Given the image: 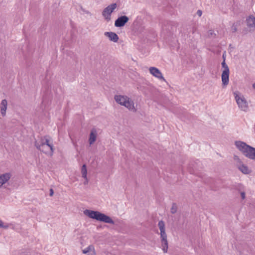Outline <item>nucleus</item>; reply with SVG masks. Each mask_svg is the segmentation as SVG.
<instances>
[{
	"mask_svg": "<svg viewBox=\"0 0 255 255\" xmlns=\"http://www.w3.org/2000/svg\"><path fill=\"white\" fill-rule=\"evenodd\" d=\"M117 5L116 3H112L106 7L103 11L102 15L108 20L111 19V14L116 8Z\"/></svg>",
	"mask_w": 255,
	"mask_h": 255,
	"instance_id": "6",
	"label": "nucleus"
},
{
	"mask_svg": "<svg viewBox=\"0 0 255 255\" xmlns=\"http://www.w3.org/2000/svg\"><path fill=\"white\" fill-rule=\"evenodd\" d=\"M197 14L199 16H201L202 15V12L201 10H197Z\"/></svg>",
	"mask_w": 255,
	"mask_h": 255,
	"instance_id": "26",
	"label": "nucleus"
},
{
	"mask_svg": "<svg viewBox=\"0 0 255 255\" xmlns=\"http://www.w3.org/2000/svg\"><path fill=\"white\" fill-rule=\"evenodd\" d=\"M53 194H54V191H53V190L52 189H50V194H49V195L50 196H52L53 195Z\"/></svg>",
	"mask_w": 255,
	"mask_h": 255,
	"instance_id": "27",
	"label": "nucleus"
},
{
	"mask_svg": "<svg viewBox=\"0 0 255 255\" xmlns=\"http://www.w3.org/2000/svg\"><path fill=\"white\" fill-rule=\"evenodd\" d=\"M241 197H242V199L243 200L245 199V198H246V193L245 192H241Z\"/></svg>",
	"mask_w": 255,
	"mask_h": 255,
	"instance_id": "25",
	"label": "nucleus"
},
{
	"mask_svg": "<svg viewBox=\"0 0 255 255\" xmlns=\"http://www.w3.org/2000/svg\"><path fill=\"white\" fill-rule=\"evenodd\" d=\"M246 22L247 26L249 27H255V17L253 15L249 16L246 19Z\"/></svg>",
	"mask_w": 255,
	"mask_h": 255,
	"instance_id": "17",
	"label": "nucleus"
},
{
	"mask_svg": "<svg viewBox=\"0 0 255 255\" xmlns=\"http://www.w3.org/2000/svg\"><path fill=\"white\" fill-rule=\"evenodd\" d=\"M238 169L244 174H249L250 170L247 166L244 164H240L238 165Z\"/></svg>",
	"mask_w": 255,
	"mask_h": 255,
	"instance_id": "18",
	"label": "nucleus"
},
{
	"mask_svg": "<svg viewBox=\"0 0 255 255\" xmlns=\"http://www.w3.org/2000/svg\"><path fill=\"white\" fill-rule=\"evenodd\" d=\"M81 173L82 177L84 178H86L87 171L86 168V166L85 164L83 165L81 168Z\"/></svg>",
	"mask_w": 255,
	"mask_h": 255,
	"instance_id": "19",
	"label": "nucleus"
},
{
	"mask_svg": "<svg viewBox=\"0 0 255 255\" xmlns=\"http://www.w3.org/2000/svg\"><path fill=\"white\" fill-rule=\"evenodd\" d=\"M7 107V101L5 99H3L1 101L0 103V112L2 117H4L6 115V112Z\"/></svg>",
	"mask_w": 255,
	"mask_h": 255,
	"instance_id": "12",
	"label": "nucleus"
},
{
	"mask_svg": "<svg viewBox=\"0 0 255 255\" xmlns=\"http://www.w3.org/2000/svg\"><path fill=\"white\" fill-rule=\"evenodd\" d=\"M84 214L89 218L97 221L112 224L115 223L114 221L109 216L99 211L86 209L84 211Z\"/></svg>",
	"mask_w": 255,
	"mask_h": 255,
	"instance_id": "3",
	"label": "nucleus"
},
{
	"mask_svg": "<svg viewBox=\"0 0 255 255\" xmlns=\"http://www.w3.org/2000/svg\"><path fill=\"white\" fill-rule=\"evenodd\" d=\"M129 18L126 15L121 16L118 17L115 22V26L117 27H120L124 26L128 22Z\"/></svg>",
	"mask_w": 255,
	"mask_h": 255,
	"instance_id": "9",
	"label": "nucleus"
},
{
	"mask_svg": "<svg viewBox=\"0 0 255 255\" xmlns=\"http://www.w3.org/2000/svg\"><path fill=\"white\" fill-rule=\"evenodd\" d=\"M222 66L224 68V70L223 71H230L228 65L226 64L225 59L222 63Z\"/></svg>",
	"mask_w": 255,
	"mask_h": 255,
	"instance_id": "21",
	"label": "nucleus"
},
{
	"mask_svg": "<svg viewBox=\"0 0 255 255\" xmlns=\"http://www.w3.org/2000/svg\"><path fill=\"white\" fill-rule=\"evenodd\" d=\"M234 95L239 108L244 112H247L249 110V106L245 97L238 91L234 92Z\"/></svg>",
	"mask_w": 255,
	"mask_h": 255,
	"instance_id": "5",
	"label": "nucleus"
},
{
	"mask_svg": "<svg viewBox=\"0 0 255 255\" xmlns=\"http://www.w3.org/2000/svg\"><path fill=\"white\" fill-rule=\"evenodd\" d=\"M177 210V207L175 203L172 204V207L171 208V212L172 214H175Z\"/></svg>",
	"mask_w": 255,
	"mask_h": 255,
	"instance_id": "20",
	"label": "nucleus"
},
{
	"mask_svg": "<svg viewBox=\"0 0 255 255\" xmlns=\"http://www.w3.org/2000/svg\"><path fill=\"white\" fill-rule=\"evenodd\" d=\"M97 132L96 129H95V128L92 129L90 134L89 138V142L90 145H92L95 142V141H96V138H97Z\"/></svg>",
	"mask_w": 255,
	"mask_h": 255,
	"instance_id": "14",
	"label": "nucleus"
},
{
	"mask_svg": "<svg viewBox=\"0 0 255 255\" xmlns=\"http://www.w3.org/2000/svg\"><path fill=\"white\" fill-rule=\"evenodd\" d=\"M149 71L150 73L155 77L164 82L166 81L162 75V74L158 68L154 67H150L149 68Z\"/></svg>",
	"mask_w": 255,
	"mask_h": 255,
	"instance_id": "7",
	"label": "nucleus"
},
{
	"mask_svg": "<svg viewBox=\"0 0 255 255\" xmlns=\"http://www.w3.org/2000/svg\"><path fill=\"white\" fill-rule=\"evenodd\" d=\"M160 231V238L161 240L162 250L164 253H167L168 249L167 235L165 233V224L163 221H160L158 224Z\"/></svg>",
	"mask_w": 255,
	"mask_h": 255,
	"instance_id": "4",
	"label": "nucleus"
},
{
	"mask_svg": "<svg viewBox=\"0 0 255 255\" xmlns=\"http://www.w3.org/2000/svg\"><path fill=\"white\" fill-rule=\"evenodd\" d=\"M82 253L84 254H87V255H96L95 248L93 245H90L83 250Z\"/></svg>",
	"mask_w": 255,
	"mask_h": 255,
	"instance_id": "15",
	"label": "nucleus"
},
{
	"mask_svg": "<svg viewBox=\"0 0 255 255\" xmlns=\"http://www.w3.org/2000/svg\"><path fill=\"white\" fill-rule=\"evenodd\" d=\"M8 225H3V223L1 220H0V228L7 229L8 228Z\"/></svg>",
	"mask_w": 255,
	"mask_h": 255,
	"instance_id": "23",
	"label": "nucleus"
},
{
	"mask_svg": "<svg viewBox=\"0 0 255 255\" xmlns=\"http://www.w3.org/2000/svg\"><path fill=\"white\" fill-rule=\"evenodd\" d=\"M85 181H84V185H86L87 183H88V179H87V177L86 176V178H85Z\"/></svg>",
	"mask_w": 255,
	"mask_h": 255,
	"instance_id": "28",
	"label": "nucleus"
},
{
	"mask_svg": "<svg viewBox=\"0 0 255 255\" xmlns=\"http://www.w3.org/2000/svg\"><path fill=\"white\" fill-rule=\"evenodd\" d=\"M104 35L109 37L111 41L115 42H118L119 40V36L116 33L113 32H105Z\"/></svg>",
	"mask_w": 255,
	"mask_h": 255,
	"instance_id": "13",
	"label": "nucleus"
},
{
	"mask_svg": "<svg viewBox=\"0 0 255 255\" xmlns=\"http://www.w3.org/2000/svg\"><path fill=\"white\" fill-rule=\"evenodd\" d=\"M11 176V175L9 173H5L0 175V188L10 179Z\"/></svg>",
	"mask_w": 255,
	"mask_h": 255,
	"instance_id": "10",
	"label": "nucleus"
},
{
	"mask_svg": "<svg viewBox=\"0 0 255 255\" xmlns=\"http://www.w3.org/2000/svg\"><path fill=\"white\" fill-rule=\"evenodd\" d=\"M35 146L46 154L52 156L54 152L53 145L50 143L47 136L41 137L35 141Z\"/></svg>",
	"mask_w": 255,
	"mask_h": 255,
	"instance_id": "1",
	"label": "nucleus"
},
{
	"mask_svg": "<svg viewBox=\"0 0 255 255\" xmlns=\"http://www.w3.org/2000/svg\"><path fill=\"white\" fill-rule=\"evenodd\" d=\"M235 144L246 157L255 161V148L241 141H236Z\"/></svg>",
	"mask_w": 255,
	"mask_h": 255,
	"instance_id": "2",
	"label": "nucleus"
},
{
	"mask_svg": "<svg viewBox=\"0 0 255 255\" xmlns=\"http://www.w3.org/2000/svg\"><path fill=\"white\" fill-rule=\"evenodd\" d=\"M234 159L235 161L238 163L239 164L242 163V161L237 155L234 156Z\"/></svg>",
	"mask_w": 255,
	"mask_h": 255,
	"instance_id": "22",
	"label": "nucleus"
},
{
	"mask_svg": "<svg viewBox=\"0 0 255 255\" xmlns=\"http://www.w3.org/2000/svg\"><path fill=\"white\" fill-rule=\"evenodd\" d=\"M122 106L127 108L130 111L133 112H135L136 111V109L134 105V103L133 101L129 97L125 100V103H124Z\"/></svg>",
	"mask_w": 255,
	"mask_h": 255,
	"instance_id": "8",
	"label": "nucleus"
},
{
	"mask_svg": "<svg viewBox=\"0 0 255 255\" xmlns=\"http://www.w3.org/2000/svg\"><path fill=\"white\" fill-rule=\"evenodd\" d=\"M230 71H223L222 74V81L224 86L227 85L229 83V77Z\"/></svg>",
	"mask_w": 255,
	"mask_h": 255,
	"instance_id": "16",
	"label": "nucleus"
},
{
	"mask_svg": "<svg viewBox=\"0 0 255 255\" xmlns=\"http://www.w3.org/2000/svg\"><path fill=\"white\" fill-rule=\"evenodd\" d=\"M128 98V96L126 95H117L114 96V99L115 101L118 104L122 106L124 103H125V100H126Z\"/></svg>",
	"mask_w": 255,
	"mask_h": 255,
	"instance_id": "11",
	"label": "nucleus"
},
{
	"mask_svg": "<svg viewBox=\"0 0 255 255\" xmlns=\"http://www.w3.org/2000/svg\"><path fill=\"white\" fill-rule=\"evenodd\" d=\"M253 87L255 89V83L253 84Z\"/></svg>",
	"mask_w": 255,
	"mask_h": 255,
	"instance_id": "29",
	"label": "nucleus"
},
{
	"mask_svg": "<svg viewBox=\"0 0 255 255\" xmlns=\"http://www.w3.org/2000/svg\"><path fill=\"white\" fill-rule=\"evenodd\" d=\"M231 30L233 32H235L237 30V25L234 23L231 27Z\"/></svg>",
	"mask_w": 255,
	"mask_h": 255,
	"instance_id": "24",
	"label": "nucleus"
}]
</instances>
